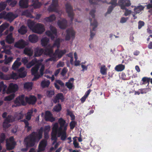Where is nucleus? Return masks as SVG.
I'll return each mask as SVG.
<instances>
[{
  "label": "nucleus",
  "instance_id": "nucleus-1",
  "mask_svg": "<svg viewBox=\"0 0 152 152\" xmlns=\"http://www.w3.org/2000/svg\"><path fill=\"white\" fill-rule=\"evenodd\" d=\"M42 128H41L37 132H33L28 136L25 137L24 140V145L26 148H22L21 151H26L29 147H32L36 142H38L42 137Z\"/></svg>",
  "mask_w": 152,
  "mask_h": 152
},
{
  "label": "nucleus",
  "instance_id": "nucleus-2",
  "mask_svg": "<svg viewBox=\"0 0 152 152\" xmlns=\"http://www.w3.org/2000/svg\"><path fill=\"white\" fill-rule=\"evenodd\" d=\"M18 16V15H17L11 12L7 13L5 11H4L0 13V19L4 18L10 23L13 21Z\"/></svg>",
  "mask_w": 152,
  "mask_h": 152
},
{
  "label": "nucleus",
  "instance_id": "nucleus-3",
  "mask_svg": "<svg viewBox=\"0 0 152 152\" xmlns=\"http://www.w3.org/2000/svg\"><path fill=\"white\" fill-rule=\"evenodd\" d=\"M25 95L23 94L19 95L17 97L14 101L15 105H12V107H16L21 105L25 106L26 104V102L24 101Z\"/></svg>",
  "mask_w": 152,
  "mask_h": 152
},
{
  "label": "nucleus",
  "instance_id": "nucleus-4",
  "mask_svg": "<svg viewBox=\"0 0 152 152\" xmlns=\"http://www.w3.org/2000/svg\"><path fill=\"white\" fill-rule=\"evenodd\" d=\"M58 124L57 123H55L53 125L52 128V131L51 135V139L52 140H54L53 144L56 143L57 142V134H58Z\"/></svg>",
  "mask_w": 152,
  "mask_h": 152
},
{
  "label": "nucleus",
  "instance_id": "nucleus-5",
  "mask_svg": "<svg viewBox=\"0 0 152 152\" xmlns=\"http://www.w3.org/2000/svg\"><path fill=\"white\" fill-rule=\"evenodd\" d=\"M65 7L66 10L68 14V16L70 18L71 21H72L73 20L74 15L73 7L70 3L68 2L65 4Z\"/></svg>",
  "mask_w": 152,
  "mask_h": 152
},
{
  "label": "nucleus",
  "instance_id": "nucleus-6",
  "mask_svg": "<svg viewBox=\"0 0 152 152\" xmlns=\"http://www.w3.org/2000/svg\"><path fill=\"white\" fill-rule=\"evenodd\" d=\"M15 118L11 115H8L6 118L3 123V127L5 128H8L10 126L9 123H12L15 121Z\"/></svg>",
  "mask_w": 152,
  "mask_h": 152
},
{
  "label": "nucleus",
  "instance_id": "nucleus-7",
  "mask_svg": "<svg viewBox=\"0 0 152 152\" xmlns=\"http://www.w3.org/2000/svg\"><path fill=\"white\" fill-rule=\"evenodd\" d=\"M50 31H47L45 32L46 35L51 38L52 40H53L55 39V37L53 34H57V30L56 28L50 25Z\"/></svg>",
  "mask_w": 152,
  "mask_h": 152
},
{
  "label": "nucleus",
  "instance_id": "nucleus-8",
  "mask_svg": "<svg viewBox=\"0 0 152 152\" xmlns=\"http://www.w3.org/2000/svg\"><path fill=\"white\" fill-rule=\"evenodd\" d=\"M45 31L44 26L42 24L37 23L35 25L32 31L34 33L39 34H42Z\"/></svg>",
  "mask_w": 152,
  "mask_h": 152
},
{
  "label": "nucleus",
  "instance_id": "nucleus-9",
  "mask_svg": "<svg viewBox=\"0 0 152 152\" xmlns=\"http://www.w3.org/2000/svg\"><path fill=\"white\" fill-rule=\"evenodd\" d=\"M96 12V10L95 9L91 10L89 13L90 15H91L93 18H94V22L93 23L91 22L92 19L91 18H89V20L90 22V24L91 26H93L92 31H95L96 28L97 26V22L96 20L94 19L95 18V13Z\"/></svg>",
  "mask_w": 152,
  "mask_h": 152
},
{
  "label": "nucleus",
  "instance_id": "nucleus-10",
  "mask_svg": "<svg viewBox=\"0 0 152 152\" xmlns=\"http://www.w3.org/2000/svg\"><path fill=\"white\" fill-rule=\"evenodd\" d=\"M66 34L65 37L66 40H69L71 38L73 39L75 37V32L72 28H68L66 30Z\"/></svg>",
  "mask_w": 152,
  "mask_h": 152
},
{
  "label": "nucleus",
  "instance_id": "nucleus-11",
  "mask_svg": "<svg viewBox=\"0 0 152 152\" xmlns=\"http://www.w3.org/2000/svg\"><path fill=\"white\" fill-rule=\"evenodd\" d=\"M58 0H52V3L48 9V11L50 12H57V7L58 6Z\"/></svg>",
  "mask_w": 152,
  "mask_h": 152
},
{
  "label": "nucleus",
  "instance_id": "nucleus-12",
  "mask_svg": "<svg viewBox=\"0 0 152 152\" xmlns=\"http://www.w3.org/2000/svg\"><path fill=\"white\" fill-rule=\"evenodd\" d=\"M28 45V43L27 42L23 39H20L15 43L14 46L17 48L23 49Z\"/></svg>",
  "mask_w": 152,
  "mask_h": 152
},
{
  "label": "nucleus",
  "instance_id": "nucleus-13",
  "mask_svg": "<svg viewBox=\"0 0 152 152\" xmlns=\"http://www.w3.org/2000/svg\"><path fill=\"white\" fill-rule=\"evenodd\" d=\"M118 5L121 7V9L124 10L126 9V7H128L131 5L130 1L129 0H119Z\"/></svg>",
  "mask_w": 152,
  "mask_h": 152
},
{
  "label": "nucleus",
  "instance_id": "nucleus-14",
  "mask_svg": "<svg viewBox=\"0 0 152 152\" xmlns=\"http://www.w3.org/2000/svg\"><path fill=\"white\" fill-rule=\"evenodd\" d=\"M18 89V87L17 85L13 83H11L10 84L8 88L7 93L9 94L11 93H15L17 91Z\"/></svg>",
  "mask_w": 152,
  "mask_h": 152
},
{
  "label": "nucleus",
  "instance_id": "nucleus-15",
  "mask_svg": "<svg viewBox=\"0 0 152 152\" xmlns=\"http://www.w3.org/2000/svg\"><path fill=\"white\" fill-rule=\"evenodd\" d=\"M45 119L46 121L53 122L55 121V118L53 117V115L51 112L48 110L46 111L45 112Z\"/></svg>",
  "mask_w": 152,
  "mask_h": 152
},
{
  "label": "nucleus",
  "instance_id": "nucleus-16",
  "mask_svg": "<svg viewBox=\"0 0 152 152\" xmlns=\"http://www.w3.org/2000/svg\"><path fill=\"white\" fill-rule=\"evenodd\" d=\"M64 99L63 94L61 93H59L57 94L53 99L54 103L56 104L60 102L59 100H61V102H63Z\"/></svg>",
  "mask_w": 152,
  "mask_h": 152
},
{
  "label": "nucleus",
  "instance_id": "nucleus-17",
  "mask_svg": "<svg viewBox=\"0 0 152 152\" xmlns=\"http://www.w3.org/2000/svg\"><path fill=\"white\" fill-rule=\"evenodd\" d=\"M57 24L60 28L64 29L67 27V22L65 19L63 18L61 20H58Z\"/></svg>",
  "mask_w": 152,
  "mask_h": 152
},
{
  "label": "nucleus",
  "instance_id": "nucleus-18",
  "mask_svg": "<svg viewBox=\"0 0 152 152\" xmlns=\"http://www.w3.org/2000/svg\"><path fill=\"white\" fill-rule=\"evenodd\" d=\"M66 130L67 128L65 126L63 130L58 131V137H59L61 136V139L62 141L65 140L66 138Z\"/></svg>",
  "mask_w": 152,
  "mask_h": 152
},
{
  "label": "nucleus",
  "instance_id": "nucleus-19",
  "mask_svg": "<svg viewBox=\"0 0 152 152\" xmlns=\"http://www.w3.org/2000/svg\"><path fill=\"white\" fill-rule=\"evenodd\" d=\"M25 100L26 103L29 104H34L37 101V98L34 96L30 95L28 97L26 96Z\"/></svg>",
  "mask_w": 152,
  "mask_h": 152
},
{
  "label": "nucleus",
  "instance_id": "nucleus-20",
  "mask_svg": "<svg viewBox=\"0 0 152 152\" xmlns=\"http://www.w3.org/2000/svg\"><path fill=\"white\" fill-rule=\"evenodd\" d=\"M66 52V50H60L59 49H57L55 51L53 55H55L60 59Z\"/></svg>",
  "mask_w": 152,
  "mask_h": 152
},
{
  "label": "nucleus",
  "instance_id": "nucleus-21",
  "mask_svg": "<svg viewBox=\"0 0 152 152\" xmlns=\"http://www.w3.org/2000/svg\"><path fill=\"white\" fill-rule=\"evenodd\" d=\"M47 141L45 139L42 140L39 142L38 146L39 151H43L47 145Z\"/></svg>",
  "mask_w": 152,
  "mask_h": 152
},
{
  "label": "nucleus",
  "instance_id": "nucleus-22",
  "mask_svg": "<svg viewBox=\"0 0 152 152\" xmlns=\"http://www.w3.org/2000/svg\"><path fill=\"white\" fill-rule=\"evenodd\" d=\"M58 122L60 125L59 127H58V131L63 130L65 126L67 128V125H65L66 121L62 118H60L58 120Z\"/></svg>",
  "mask_w": 152,
  "mask_h": 152
},
{
  "label": "nucleus",
  "instance_id": "nucleus-23",
  "mask_svg": "<svg viewBox=\"0 0 152 152\" xmlns=\"http://www.w3.org/2000/svg\"><path fill=\"white\" fill-rule=\"evenodd\" d=\"M19 5L20 8L26 9L28 7V2L24 0H20Z\"/></svg>",
  "mask_w": 152,
  "mask_h": 152
},
{
  "label": "nucleus",
  "instance_id": "nucleus-24",
  "mask_svg": "<svg viewBox=\"0 0 152 152\" xmlns=\"http://www.w3.org/2000/svg\"><path fill=\"white\" fill-rule=\"evenodd\" d=\"M23 53L25 55L31 57L33 55V50L31 48H26L24 50Z\"/></svg>",
  "mask_w": 152,
  "mask_h": 152
},
{
  "label": "nucleus",
  "instance_id": "nucleus-25",
  "mask_svg": "<svg viewBox=\"0 0 152 152\" xmlns=\"http://www.w3.org/2000/svg\"><path fill=\"white\" fill-rule=\"evenodd\" d=\"M20 60V58H18L14 62L12 66V68L13 69L16 70L17 69L19 66L21 65V63L19 62Z\"/></svg>",
  "mask_w": 152,
  "mask_h": 152
},
{
  "label": "nucleus",
  "instance_id": "nucleus-26",
  "mask_svg": "<svg viewBox=\"0 0 152 152\" xmlns=\"http://www.w3.org/2000/svg\"><path fill=\"white\" fill-rule=\"evenodd\" d=\"M6 42L9 44H11L14 42L15 39L12 37V33L8 34L6 38Z\"/></svg>",
  "mask_w": 152,
  "mask_h": 152
},
{
  "label": "nucleus",
  "instance_id": "nucleus-27",
  "mask_svg": "<svg viewBox=\"0 0 152 152\" xmlns=\"http://www.w3.org/2000/svg\"><path fill=\"white\" fill-rule=\"evenodd\" d=\"M34 56L35 57H39L42 55L43 53L44 49L42 48H40L37 47L34 50Z\"/></svg>",
  "mask_w": 152,
  "mask_h": 152
},
{
  "label": "nucleus",
  "instance_id": "nucleus-28",
  "mask_svg": "<svg viewBox=\"0 0 152 152\" xmlns=\"http://www.w3.org/2000/svg\"><path fill=\"white\" fill-rule=\"evenodd\" d=\"M74 80L73 78H70L68 81L66 83L65 86L69 89H71L73 87H74L73 84Z\"/></svg>",
  "mask_w": 152,
  "mask_h": 152
},
{
  "label": "nucleus",
  "instance_id": "nucleus-29",
  "mask_svg": "<svg viewBox=\"0 0 152 152\" xmlns=\"http://www.w3.org/2000/svg\"><path fill=\"white\" fill-rule=\"evenodd\" d=\"M38 39V37L35 34H31L28 36V40L31 43H36L37 42Z\"/></svg>",
  "mask_w": 152,
  "mask_h": 152
},
{
  "label": "nucleus",
  "instance_id": "nucleus-30",
  "mask_svg": "<svg viewBox=\"0 0 152 152\" xmlns=\"http://www.w3.org/2000/svg\"><path fill=\"white\" fill-rule=\"evenodd\" d=\"M16 143L15 142H6V148L8 150H12L14 148Z\"/></svg>",
  "mask_w": 152,
  "mask_h": 152
},
{
  "label": "nucleus",
  "instance_id": "nucleus-31",
  "mask_svg": "<svg viewBox=\"0 0 152 152\" xmlns=\"http://www.w3.org/2000/svg\"><path fill=\"white\" fill-rule=\"evenodd\" d=\"M53 50L52 48H46L44 50V49L43 53L45 55L51 57L53 54Z\"/></svg>",
  "mask_w": 152,
  "mask_h": 152
},
{
  "label": "nucleus",
  "instance_id": "nucleus-32",
  "mask_svg": "<svg viewBox=\"0 0 152 152\" xmlns=\"http://www.w3.org/2000/svg\"><path fill=\"white\" fill-rule=\"evenodd\" d=\"M20 121L23 122L25 124V128H27V132H29L32 129V126H29V123L25 119L20 120Z\"/></svg>",
  "mask_w": 152,
  "mask_h": 152
},
{
  "label": "nucleus",
  "instance_id": "nucleus-33",
  "mask_svg": "<svg viewBox=\"0 0 152 152\" xmlns=\"http://www.w3.org/2000/svg\"><path fill=\"white\" fill-rule=\"evenodd\" d=\"M33 113V109L29 110L28 112L27 113L26 115L25 119L28 121L30 120L31 118Z\"/></svg>",
  "mask_w": 152,
  "mask_h": 152
},
{
  "label": "nucleus",
  "instance_id": "nucleus-34",
  "mask_svg": "<svg viewBox=\"0 0 152 152\" xmlns=\"http://www.w3.org/2000/svg\"><path fill=\"white\" fill-rule=\"evenodd\" d=\"M144 7L141 5H140L137 6H134V10L136 14L139 13L141 11L144 10Z\"/></svg>",
  "mask_w": 152,
  "mask_h": 152
},
{
  "label": "nucleus",
  "instance_id": "nucleus-35",
  "mask_svg": "<svg viewBox=\"0 0 152 152\" xmlns=\"http://www.w3.org/2000/svg\"><path fill=\"white\" fill-rule=\"evenodd\" d=\"M27 24L29 28L32 31L35 26V22L33 20H29L27 21Z\"/></svg>",
  "mask_w": 152,
  "mask_h": 152
},
{
  "label": "nucleus",
  "instance_id": "nucleus-36",
  "mask_svg": "<svg viewBox=\"0 0 152 152\" xmlns=\"http://www.w3.org/2000/svg\"><path fill=\"white\" fill-rule=\"evenodd\" d=\"M8 79H9V80H17L18 79V74L16 73L12 72V74H8Z\"/></svg>",
  "mask_w": 152,
  "mask_h": 152
},
{
  "label": "nucleus",
  "instance_id": "nucleus-37",
  "mask_svg": "<svg viewBox=\"0 0 152 152\" xmlns=\"http://www.w3.org/2000/svg\"><path fill=\"white\" fill-rule=\"evenodd\" d=\"M32 6L34 8H39L42 4L41 2H39L38 0H32Z\"/></svg>",
  "mask_w": 152,
  "mask_h": 152
},
{
  "label": "nucleus",
  "instance_id": "nucleus-38",
  "mask_svg": "<svg viewBox=\"0 0 152 152\" xmlns=\"http://www.w3.org/2000/svg\"><path fill=\"white\" fill-rule=\"evenodd\" d=\"M27 28L25 26H21L20 29L18 30V32L21 34H24L27 32Z\"/></svg>",
  "mask_w": 152,
  "mask_h": 152
},
{
  "label": "nucleus",
  "instance_id": "nucleus-39",
  "mask_svg": "<svg viewBox=\"0 0 152 152\" xmlns=\"http://www.w3.org/2000/svg\"><path fill=\"white\" fill-rule=\"evenodd\" d=\"M49 42V39L47 37L43 38L41 40V44L42 46H46Z\"/></svg>",
  "mask_w": 152,
  "mask_h": 152
},
{
  "label": "nucleus",
  "instance_id": "nucleus-40",
  "mask_svg": "<svg viewBox=\"0 0 152 152\" xmlns=\"http://www.w3.org/2000/svg\"><path fill=\"white\" fill-rule=\"evenodd\" d=\"M50 82L49 80H42L41 83V86L43 88L48 87L50 84Z\"/></svg>",
  "mask_w": 152,
  "mask_h": 152
},
{
  "label": "nucleus",
  "instance_id": "nucleus-41",
  "mask_svg": "<svg viewBox=\"0 0 152 152\" xmlns=\"http://www.w3.org/2000/svg\"><path fill=\"white\" fill-rule=\"evenodd\" d=\"M39 68V66L38 65H36L32 67L31 70V74L33 75L37 74L38 73V70Z\"/></svg>",
  "mask_w": 152,
  "mask_h": 152
},
{
  "label": "nucleus",
  "instance_id": "nucleus-42",
  "mask_svg": "<svg viewBox=\"0 0 152 152\" xmlns=\"http://www.w3.org/2000/svg\"><path fill=\"white\" fill-rule=\"evenodd\" d=\"M56 16L54 15H52L49 17H46L44 19V20L47 22H51L55 20Z\"/></svg>",
  "mask_w": 152,
  "mask_h": 152
},
{
  "label": "nucleus",
  "instance_id": "nucleus-43",
  "mask_svg": "<svg viewBox=\"0 0 152 152\" xmlns=\"http://www.w3.org/2000/svg\"><path fill=\"white\" fill-rule=\"evenodd\" d=\"M125 68L124 65L120 64L117 65L115 67V70L118 72H121L124 70Z\"/></svg>",
  "mask_w": 152,
  "mask_h": 152
},
{
  "label": "nucleus",
  "instance_id": "nucleus-44",
  "mask_svg": "<svg viewBox=\"0 0 152 152\" xmlns=\"http://www.w3.org/2000/svg\"><path fill=\"white\" fill-rule=\"evenodd\" d=\"M15 96V94L14 93L12 94L6 96L4 98V100L5 101H10L13 99Z\"/></svg>",
  "mask_w": 152,
  "mask_h": 152
},
{
  "label": "nucleus",
  "instance_id": "nucleus-45",
  "mask_svg": "<svg viewBox=\"0 0 152 152\" xmlns=\"http://www.w3.org/2000/svg\"><path fill=\"white\" fill-rule=\"evenodd\" d=\"M150 80V78H148L147 77H144L142 78V83H141L140 85H144L148 83L147 86H148L149 84Z\"/></svg>",
  "mask_w": 152,
  "mask_h": 152
},
{
  "label": "nucleus",
  "instance_id": "nucleus-46",
  "mask_svg": "<svg viewBox=\"0 0 152 152\" xmlns=\"http://www.w3.org/2000/svg\"><path fill=\"white\" fill-rule=\"evenodd\" d=\"M55 94V91L54 90H47L46 92V95L47 97L51 98Z\"/></svg>",
  "mask_w": 152,
  "mask_h": 152
},
{
  "label": "nucleus",
  "instance_id": "nucleus-47",
  "mask_svg": "<svg viewBox=\"0 0 152 152\" xmlns=\"http://www.w3.org/2000/svg\"><path fill=\"white\" fill-rule=\"evenodd\" d=\"M33 83L32 82H27L24 84V88L27 89L31 90L32 88Z\"/></svg>",
  "mask_w": 152,
  "mask_h": 152
},
{
  "label": "nucleus",
  "instance_id": "nucleus-48",
  "mask_svg": "<svg viewBox=\"0 0 152 152\" xmlns=\"http://www.w3.org/2000/svg\"><path fill=\"white\" fill-rule=\"evenodd\" d=\"M61 104L59 103H58L54 107L53 110L54 111L59 112L61 110Z\"/></svg>",
  "mask_w": 152,
  "mask_h": 152
},
{
  "label": "nucleus",
  "instance_id": "nucleus-49",
  "mask_svg": "<svg viewBox=\"0 0 152 152\" xmlns=\"http://www.w3.org/2000/svg\"><path fill=\"white\" fill-rule=\"evenodd\" d=\"M107 68L106 67V66L104 65H102L100 68V73L103 75H106L107 74Z\"/></svg>",
  "mask_w": 152,
  "mask_h": 152
},
{
  "label": "nucleus",
  "instance_id": "nucleus-50",
  "mask_svg": "<svg viewBox=\"0 0 152 152\" xmlns=\"http://www.w3.org/2000/svg\"><path fill=\"white\" fill-rule=\"evenodd\" d=\"M6 3H7L10 6L13 7L15 6L16 4L17 1L16 0H11L10 1H8V0H7Z\"/></svg>",
  "mask_w": 152,
  "mask_h": 152
},
{
  "label": "nucleus",
  "instance_id": "nucleus-51",
  "mask_svg": "<svg viewBox=\"0 0 152 152\" xmlns=\"http://www.w3.org/2000/svg\"><path fill=\"white\" fill-rule=\"evenodd\" d=\"M151 90V89L149 88H141L139 90V91L140 92V93L142 94H145L150 91Z\"/></svg>",
  "mask_w": 152,
  "mask_h": 152
},
{
  "label": "nucleus",
  "instance_id": "nucleus-52",
  "mask_svg": "<svg viewBox=\"0 0 152 152\" xmlns=\"http://www.w3.org/2000/svg\"><path fill=\"white\" fill-rule=\"evenodd\" d=\"M0 78L2 80H9V79H8V75L4 74L1 72H0Z\"/></svg>",
  "mask_w": 152,
  "mask_h": 152
},
{
  "label": "nucleus",
  "instance_id": "nucleus-53",
  "mask_svg": "<svg viewBox=\"0 0 152 152\" xmlns=\"http://www.w3.org/2000/svg\"><path fill=\"white\" fill-rule=\"evenodd\" d=\"M7 88V86L4 85L3 82H1L0 83V93L1 90H2L3 93H4Z\"/></svg>",
  "mask_w": 152,
  "mask_h": 152
},
{
  "label": "nucleus",
  "instance_id": "nucleus-54",
  "mask_svg": "<svg viewBox=\"0 0 152 152\" xmlns=\"http://www.w3.org/2000/svg\"><path fill=\"white\" fill-rule=\"evenodd\" d=\"M60 40L59 38L57 39L54 41L53 44V46L54 47H56L57 48V49L60 47Z\"/></svg>",
  "mask_w": 152,
  "mask_h": 152
},
{
  "label": "nucleus",
  "instance_id": "nucleus-55",
  "mask_svg": "<svg viewBox=\"0 0 152 152\" xmlns=\"http://www.w3.org/2000/svg\"><path fill=\"white\" fill-rule=\"evenodd\" d=\"M7 6L6 3L1 2L0 3V12L4 10Z\"/></svg>",
  "mask_w": 152,
  "mask_h": 152
},
{
  "label": "nucleus",
  "instance_id": "nucleus-56",
  "mask_svg": "<svg viewBox=\"0 0 152 152\" xmlns=\"http://www.w3.org/2000/svg\"><path fill=\"white\" fill-rule=\"evenodd\" d=\"M24 117L23 114L21 112L18 113L15 116V118L17 120H19L22 119Z\"/></svg>",
  "mask_w": 152,
  "mask_h": 152
},
{
  "label": "nucleus",
  "instance_id": "nucleus-57",
  "mask_svg": "<svg viewBox=\"0 0 152 152\" xmlns=\"http://www.w3.org/2000/svg\"><path fill=\"white\" fill-rule=\"evenodd\" d=\"M42 128H43L42 127ZM41 128V127L40 129ZM42 129H43V128H42ZM43 131L44 132V133H49V132L50 131V126L49 125L46 126L44 128V129H42Z\"/></svg>",
  "mask_w": 152,
  "mask_h": 152
},
{
  "label": "nucleus",
  "instance_id": "nucleus-58",
  "mask_svg": "<svg viewBox=\"0 0 152 152\" xmlns=\"http://www.w3.org/2000/svg\"><path fill=\"white\" fill-rule=\"evenodd\" d=\"M27 75V72H20L18 74V78H23L25 77Z\"/></svg>",
  "mask_w": 152,
  "mask_h": 152
},
{
  "label": "nucleus",
  "instance_id": "nucleus-59",
  "mask_svg": "<svg viewBox=\"0 0 152 152\" xmlns=\"http://www.w3.org/2000/svg\"><path fill=\"white\" fill-rule=\"evenodd\" d=\"M117 0H111V2L108 3V4H111V6L115 7L118 5H119L118 3H117Z\"/></svg>",
  "mask_w": 152,
  "mask_h": 152
},
{
  "label": "nucleus",
  "instance_id": "nucleus-60",
  "mask_svg": "<svg viewBox=\"0 0 152 152\" xmlns=\"http://www.w3.org/2000/svg\"><path fill=\"white\" fill-rule=\"evenodd\" d=\"M5 139V135L4 133H2L0 134V142H3Z\"/></svg>",
  "mask_w": 152,
  "mask_h": 152
},
{
  "label": "nucleus",
  "instance_id": "nucleus-61",
  "mask_svg": "<svg viewBox=\"0 0 152 152\" xmlns=\"http://www.w3.org/2000/svg\"><path fill=\"white\" fill-rule=\"evenodd\" d=\"M68 71V69L66 67H64L61 73V75L63 77L65 76Z\"/></svg>",
  "mask_w": 152,
  "mask_h": 152
},
{
  "label": "nucleus",
  "instance_id": "nucleus-62",
  "mask_svg": "<svg viewBox=\"0 0 152 152\" xmlns=\"http://www.w3.org/2000/svg\"><path fill=\"white\" fill-rule=\"evenodd\" d=\"M115 7V6H113L111 5L110 6L108 7L107 12L105 14V16H106L108 14H110L112 12L113 8Z\"/></svg>",
  "mask_w": 152,
  "mask_h": 152
},
{
  "label": "nucleus",
  "instance_id": "nucleus-63",
  "mask_svg": "<svg viewBox=\"0 0 152 152\" xmlns=\"http://www.w3.org/2000/svg\"><path fill=\"white\" fill-rule=\"evenodd\" d=\"M76 124V122L75 121H71L69 124L70 129L72 130L73 129L75 128Z\"/></svg>",
  "mask_w": 152,
  "mask_h": 152
},
{
  "label": "nucleus",
  "instance_id": "nucleus-64",
  "mask_svg": "<svg viewBox=\"0 0 152 152\" xmlns=\"http://www.w3.org/2000/svg\"><path fill=\"white\" fill-rule=\"evenodd\" d=\"M145 25L144 22L143 21L140 20L138 22V28L140 29Z\"/></svg>",
  "mask_w": 152,
  "mask_h": 152
}]
</instances>
